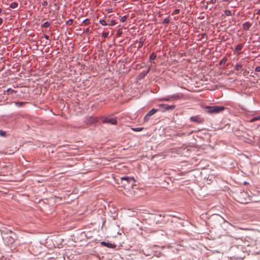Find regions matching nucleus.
Masks as SVG:
<instances>
[{"instance_id":"c85d7f7f","label":"nucleus","mask_w":260,"mask_h":260,"mask_svg":"<svg viewBox=\"0 0 260 260\" xmlns=\"http://www.w3.org/2000/svg\"><path fill=\"white\" fill-rule=\"evenodd\" d=\"M170 20L169 18H166L163 20L162 23H164V24H168V23H169L170 22Z\"/></svg>"},{"instance_id":"0eeeda50","label":"nucleus","mask_w":260,"mask_h":260,"mask_svg":"<svg viewBox=\"0 0 260 260\" xmlns=\"http://www.w3.org/2000/svg\"><path fill=\"white\" fill-rule=\"evenodd\" d=\"M158 106L159 107L162 108L164 109L163 111L173 110L175 107V105H169L165 104H159Z\"/></svg>"},{"instance_id":"c9c22d12","label":"nucleus","mask_w":260,"mask_h":260,"mask_svg":"<svg viewBox=\"0 0 260 260\" xmlns=\"http://www.w3.org/2000/svg\"><path fill=\"white\" fill-rule=\"evenodd\" d=\"M126 20V16H123L121 18H120V21L121 22H124L125 21V20Z\"/></svg>"},{"instance_id":"aec40b11","label":"nucleus","mask_w":260,"mask_h":260,"mask_svg":"<svg viewBox=\"0 0 260 260\" xmlns=\"http://www.w3.org/2000/svg\"><path fill=\"white\" fill-rule=\"evenodd\" d=\"M156 57V55L154 53H153L149 57V60L151 62L153 60H154Z\"/></svg>"},{"instance_id":"49530a36","label":"nucleus","mask_w":260,"mask_h":260,"mask_svg":"<svg viewBox=\"0 0 260 260\" xmlns=\"http://www.w3.org/2000/svg\"><path fill=\"white\" fill-rule=\"evenodd\" d=\"M165 215H166L165 214H163V215H162V214H160V215H159V216H163V217H165Z\"/></svg>"},{"instance_id":"dca6fc26","label":"nucleus","mask_w":260,"mask_h":260,"mask_svg":"<svg viewBox=\"0 0 260 260\" xmlns=\"http://www.w3.org/2000/svg\"><path fill=\"white\" fill-rule=\"evenodd\" d=\"M160 101H172L171 98V95L166 96L165 97H163L160 99Z\"/></svg>"},{"instance_id":"bb28decb","label":"nucleus","mask_w":260,"mask_h":260,"mask_svg":"<svg viewBox=\"0 0 260 260\" xmlns=\"http://www.w3.org/2000/svg\"><path fill=\"white\" fill-rule=\"evenodd\" d=\"M224 14L228 16L232 15L231 11L228 10H226L224 11Z\"/></svg>"},{"instance_id":"c756f323","label":"nucleus","mask_w":260,"mask_h":260,"mask_svg":"<svg viewBox=\"0 0 260 260\" xmlns=\"http://www.w3.org/2000/svg\"><path fill=\"white\" fill-rule=\"evenodd\" d=\"M143 129V127H136V128H133V130L135 131V132H140L141 131L142 129Z\"/></svg>"},{"instance_id":"a878e982","label":"nucleus","mask_w":260,"mask_h":260,"mask_svg":"<svg viewBox=\"0 0 260 260\" xmlns=\"http://www.w3.org/2000/svg\"><path fill=\"white\" fill-rule=\"evenodd\" d=\"M50 24V23L48 22V21H45L43 24V26L44 27H46V28H48L49 27Z\"/></svg>"},{"instance_id":"2f4dec72","label":"nucleus","mask_w":260,"mask_h":260,"mask_svg":"<svg viewBox=\"0 0 260 260\" xmlns=\"http://www.w3.org/2000/svg\"><path fill=\"white\" fill-rule=\"evenodd\" d=\"M180 9H175L172 13V15L178 14L180 13Z\"/></svg>"},{"instance_id":"72a5a7b5","label":"nucleus","mask_w":260,"mask_h":260,"mask_svg":"<svg viewBox=\"0 0 260 260\" xmlns=\"http://www.w3.org/2000/svg\"><path fill=\"white\" fill-rule=\"evenodd\" d=\"M42 6L43 7H46L48 6V2H47V1H45V0H43V2H42Z\"/></svg>"},{"instance_id":"f3484780","label":"nucleus","mask_w":260,"mask_h":260,"mask_svg":"<svg viewBox=\"0 0 260 260\" xmlns=\"http://www.w3.org/2000/svg\"><path fill=\"white\" fill-rule=\"evenodd\" d=\"M26 104L25 102H15V105L16 106L18 107H21L24 106Z\"/></svg>"},{"instance_id":"37998d69","label":"nucleus","mask_w":260,"mask_h":260,"mask_svg":"<svg viewBox=\"0 0 260 260\" xmlns=\"http://www.w3.org/2000/svg\"><path fill=\"white\" fill-rule=\"evenodd\" d=\"M3 22V19L2 18H0V25L2 24Z\"/></svg>"},{"instance_id":"f704fd0d","label":"nucleus","mask_w":260,"mask_h":260,"mask_svg":"<svg viewBox=\"0 0 260 260\" xmlns=\"http://www.w3.org/2000/svg\"><path fill=\"white\" fill-rule=\"evenodd\" d=\"M149 117L150 116H147V114L145 115V116L144 117V120L145 122H147L149 120Z\"/></svg>"},{"instance_id":"cd10ccee","label":"nucleus","mask_w":260,"mask_h":260,"mask_svg":"<svg viewBox=\"0 0 260 260\" xmlns=\"http://www.w3.org/2000/svg\"><path fill=\"white\" fill-rule=\"evenodd\" d=\"M0 136L2 137H6V132L5 131L0 129Z\"/></svg>"},{"instance_id":"2eb2a0df","label":"nucleus","mask_w":260,"mask_h":260,"mask_svg":"<svg viewBox=\"0 0 260 260\" xmlns=\"http://www.w3.org/2000/svg\"><path fill=\"white\" fill-rule=\"evenodd\" d=\"M227 61V58L226 57H224L222 58V59L220 61L219 64L220 66L224 65Z\"/></svg>"},{"instance_id":"f257e3e1","label":"nucleus","mask_w":260,"mask_h":260,"mask_svg":"<svg viewBox=\"0 0 260 260\" xmlns=\"http://www.w3.org/2000/svg\"><path fill=\"white\" fill-rule=\"evenodd\" d=\"M1 234L5 244L7 246L12 244L16 238V234L11 230H9L8 232L3 231L1 232Z\"/></svg>"},{"instance_id":"4c0bfd02","label":"nucleus","mask_w":260,"mask_h":260,"mask_svg":"<svg viewBox=\"0 0 260 260\" xmlns=\"http://www.w3.org/2000/svg\"><path fill=\"white\" fill-rule=\"evenodd\" d=\"M85 32L88 34H90L91 32L90 29L89 27L86 28L85 29Z\"/></svg>"},{"instance_id":"4be33fe9","label":"nucleus","mask_w":260,"mask_h":260,"mask_svg":"<svg viewBox=\"0 0 260 260\" xmlns=\"http://www.w3.org/2000/svg\"><path fill=\"white\" fill-rule=\"evenodd\" d=\"M242 67V65L241 63H237L235 67V70L239 71Z\"/></svg>"},{"instance_id":"a18cd8bd","label":"nucleus","mask_w":260,"mask_h":260,"mask_svg":"<svg viewBox=\"0 0 260 260\" xmlns=\"http://www.w3.org/2000/svg\"><path fill=\"white\" fill-rule=\"evenodd\" d=\"M224 2L230 3L231 2V0H223Z\"/></svg>"},{"instance_id":"423d86ee","label":"nucleus","mask_w":260,"mask_h":260,"mask_svg":"<svg viewBox=\"0 0 260 260\" xmlns=\"http://www.w3.org/2000/svg\"><path fill=\"white\" fill-rule=\"evenodd\" d=\"M190 121H192V122H196L197 123H202L203 121H204V119L200 117L199 116H191L190 118Z\"/></svg>"},{"instance_id":"6e6552de","label":"nucleus","mask_w":260,"mask_h":260,"mask_svg":"<svg viewBox=\"0 0 260 260\" xmlns=\"http://www.w3.org/2000/svg\"><path fill=\"white\" fill-rule=\"evenodd\" d=\"M183 97V94L181 93H177L171 95V100L173 101L182 99Z\"/></svg>"},{"instance_id":"1a4fd4ad","label":"nucleus","mask_w":260,"mask_h":260,"mask_svg":"<svg viewBox=\"0 0 260 260\" xmlns=\"http://www.w3.org/2000/svg\"><path fill=\"white\" fill-rule=\"evenodd\" d=\"M101 244L103 246H105L108 248H114L116 246L114 244H112L111 243L107 242L105 241H102L101 242Z\"/></svg>"},{"instance_id":"c03bdc74","label":"nucleus","mask_w":260,"mask_h":260,"mask_svg":"<svg viewBox=\"0 0 260 260\" xmlns=\"http://www.w3.org/2000/svg\"><path fill=\"white\" fill-rule=\"evenodd\" d=\"M256 14L260 15V9L257 11Z\"/></svg>"},{"instance_id":"ea45409f","label":"nucleus","mask_w":260,"mask_h":260,"mask_svg":"<svg viewBox=\"0 0 260 260\" xmlns=\"http://www.w3.org/2000/svg\"><path fill=\"white\" fill-rule=\"evenodd\" d=\"M210 3L212 4H214L216 2V0H210Z\"/></svg>"},{"instance_id":"412c9836","label":"nucleus","mask_w":260,"mask_h":260,"mask_svg":"<svg viewBox=\"0 0 260 260\" xmlns=\"http://www.w3.org/2000/svg\"><path fill=\"white\" fill-rule=\"evenodd\" d=\"M90 122L92 123H96L98 121V118L96 117H90Z\"/></svg>"},{"instance_id":"b1692460","label":"nucleus","mask_w":260,"mask_h":260,"mask_svg":"<svg viewBox=\"0 0 260 260\" xmlns=\"http://www.w3.org/2000/svg\"><path fill=\"white\" fill-rule=\"evenodd\" d=\"M99 22L103 26H106L107 24L106 21L104 19H101Z\"/></svg>"},{"instance_id":"393cba45","label":"nucleus","mask_w":260,"mask_h":260,"mask_svg":"<svg viewBox=\"0 0 260 260\" xmlns=\"http://www.w3.org/2000/svg\"><path fill=\"white\" fill-rule=\"evenodd\" d=\"M6 92H8V93H16V91L14 90V89H12L11 88H8L6 91Z\"/></svg>"},{"instance_id":"473e14b6","label":"nucleus","mask_w":260,"mask_h":260,"mask_svg":"<svg viewBox=\"0 0 260 260\" xmlns=\"http://www.w3.org/2000/svg\"><path fill=\"white\" fill-rule=\"evenodd\" d=\"M109 33L107 32H103L102 33V36L104 38H107L108 37Z\"/></svg>"},{"instance_id":"9b49d317","label":"nucleus","mask_w":260,"mask_h":260,"mask_svg":"<svg viewBox=\"0 0 260 260\" xmlns=\"http://www.w3.org/2000/svg\"><path fill=\"white\" fill-rule=\"evenodd\" d=\"M243 48V45L242 44H238V45L236 46V48H235V51L237 52V54L238 55H239L241 53V50Z\"/></svg>"},{"instance_id":"a19ab883","label":"nucleus","mask_w":260,"mask_h":260,"mask_svg":"<svg viewBox=\"0 0 260 260\" xmlns=\"http://www.w3.org/2000/svg\"><path fill=\"white\" fill-rule=\"evenodd\" d=\"M121 34H122V31H121V30H119H119H118V31H117V34H118V35H121Z\"/></svg>"},{"instance_id":"f03ea898","label":"nucleus","mask_w":260,"mask_h":260,"mask_svg":"<svg viewBox=\"0 0 260 260\" xmlns=\"http://www.w3.org/2000/svg\"><path fill=\"white\" fill-rule=\"evenodd\" d=\"M206 113L209 114H218L223 111L225 108L222 106H207L204 107Z\"/></svg>"},{"instance_id":"7c9ffc66","label":"nucleus","mask_w":260,"mask_h":260,"mask_svg":"<svg viewBox=\"0 0 260 260\" xmlns=\"http://www.w3.org/2000/svg\"><path fill=\"white\" fill-rule=\"evenodd\" d=\"M73 23V20L70 19L67 21L66 24L68 25H71Z\"/></svg>"},{"instance_id":"9d476101","label":"nucleus","mask_w":260,"mask_h":260,"mask_svg":"<svg viewBox=\"0 0 260 260\" xmlns=\"http://www.w3.org/2000/svg\"><path fill=\"white\" fill-rule=\"evenodd\" d=\"M252 26V23L249 22H246L242 25L243 29L245 30H249V28Z\"/></svg>"},{"instance_id":"de8ad7c7","label":"nucleus","mask_w":260,"mask_h":260,"mask_svg":"<svg viewBox=\"0 0 260 260\" xmlns=\"http://www.w3.org/2000/svg\"><path fill=\"white\" fill-rule=\"evenodd\" d=\"M2 12V10L1 9H0V13H1Z\"/></svg>"},{"instance_id":"e433bc0d","label":"nucleus","mask_w":260,"mask_h":260,"mask_svg":"<svg viewBox=\"0 0 260 260\" xmlns=\"http://www.w3.org/2000/svg\"><path fill=\"white\" fill-rule=\"evenodd\" d=\"M115 24H116L115 21L114 20H112L110 21V23L109 25L111 26H113V25H115Z\"/></svg>"},{"instance_id":"39448f33","label":"nucleus","mask_w":260,"mask_h":260,"mask_svg":"<svg viewBox=\"0 0 260 260\" xmlns=\"http://www.w3.org/2000/svg\"><path fill=\"white\" fill-rule=\"evenodd\" d=\"M248 195L246 191H243L240 192L239 194V199L241 203H246L247 200Z\"/></svg>"},{"instance_id":"20e7f679","label":"nucleus","mask_w":260,"mask_h":260,"mask_svg":"<svg viewBox=\"0 0 260 260\" xmlns=\"http://www.w3.org/2000/svg\"><path fill=\"white\" fill-rule=\"evenodd\" d=\"M102 122L104 123H109L113 125H116L117 123L116 117H104L102 119Z\"/></svg>"},{"instance_id":"7ed1b4c3","label":"nucleus","mask_w":260,"mask_h":260,"mask_svg":"<svg viewBox=\"0 0 260 260\" xmlns=\"http://www.w3.org/2000/svg\"><path fill=\"white\" fill-rule=\"evenodd\" d=\"M120 179L121 181H124L126 182V183H123V185L124 186H127L128 187H133L136 182L135 178L132 177H121Z\"/></svg>"},{"instance_id":"a211bd4d","label":"nucleus","mask_w":260,"mask_h":260,"mask_svg":"<svg viewBox=\"0 0 260 260\" xmlns=\"http://www.w3.org/2000/svg\"><path fill=\"white\" fill-rule=\"evenodd\" d=\"M258 120H260V116H256V117H254L251 118V119H250L249 122H253Z\"/></svg>"},{"instance_id":"58836bf2","label":"nucleus","mask_w":260,"mask_h":260,"mask_svg":"<svg viewBox=\"0 0 260 260\" xmlns=\"http://www.w3.org/2000/svg\"><path fill=\"white\" fill-rule=\"evenodd\" d=\"M255 71L256 72H260V66L256 67L255 68Z\"/></svg>"},{"instance_id":"ddd939ff","label":"nucleus","mask_w":260,"mask_h":260,"mask_svg":"<svg viewBox=\"0 0 260 260\" xmlns=\"http://www.w3.org/2000/svg\"><path fill=\"white\" fill-rule=\"evenodd\" d=\"M158 110L157 109H152L148 113L147 116H149L150 117L152 115H154L156 112H157Z\"/></svg>"},{"instance_id":"5701e85b","label":"nucleus","mask_w":260,"mask_h":260,"mask_svg":"<svg viewBox=\"0 0 260 260\" xmlns=\"http://www.w3.org/2000/svg\"><path fill=\"white\" fill-rule=\"evenodd\" d=\"M90 23V21L89 20V19L88 18H86L85 19H84L83 21H82V23L84 25H87L88 24H89Z\"/></svg>"},{"instance_id":"79ce46f5","label":"nucleus","mask_w":260,"mask_h":260,"mask_svg":"<svg viewBox=\"0 0 260 260\" xmlns=\"http://www.w3.org/2000/svg\"><path fill=\"white\" fill-rule=\"evenodd\" d=\"M44 38L46 39V40H49V37L47 35H44Z\"/></svg>"},{"instance_id":"4468645a","label":"nucleus","mask_w":260,"mask_h":260,"mask_svg":"<svg viewBox=\"0 0 260 260\" xmlns=\"http://www.w3.org/2000/svg\"><path fill=\"white\" fill-rule=\"evenodd\" d=\"M149 71L150 68H149L147 71L142 72L139 75L140 78H142L144 77L145 76L147 75V74L149 73Z\"/></svg>"},{"instance_id":"6ab92c4d","label":"nucleus","mask_w":260,"mask_h":260,"mask_svg":"<svg viewBox=\"0 0 260 260\" xmlns=\"http://www.w3.org/2000/svg\"><path fill=\"white\" fill-rule=\"evenodd\" d=\"M18 4L15 3V2H13V3H12L11 4H10V7L12 8V9H15L16 8L18 7Z\"/></svg>"},{"instance_id":"f8f14e48","label":"nucleus","mask_w":260,"mask_h":260,"mask_svg":"<svg viewBox=\"0 0 260 260\" xmlns=\"http://www.w3.org/2000/svg\"><path fill=\"white\" fill-rule=\"evenodd\" d=\"M145 41V39L144 37H141L140 38L139 42H138V48H141L144 44V42Z\"/></svg>"}]
</instances>
